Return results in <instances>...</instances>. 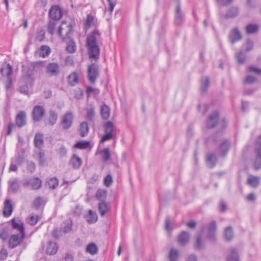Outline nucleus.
Masks as SVG:
<instances>
[{
  "mask_svg": "<svg viewBox=\"0 0 261 261\" xmlns=\"http://www.w3.org/2000/svg\"><path fill=\"white\" fill-rule=\"evenodd\" d=\"M100 38V33L97 30H94L87 37L86 45L88 50L90 58L95 60L99 57L100 48L97 44V41Z\"/></svg>",
  "mask_w": 261,
  "mask_h": 261,
  "instance_id": "1",
  "label": "nucleus"
},
{
  "mask_svg": "<svg viewBox=\"0 0 261 261\" xmlns=\"http://www.w3.org/2000/svg\"><path fill=\"white\" fill-rule=\"evenodd\" d=\"M68 82L71 86H74L79 82V76L77 73L73 72L68 76Z\"/></svg>",
  "mask_w": 261,
  "mask_h": 261,
  "instance_id": "27",
  "label": "nucleus"
},
{
  "mask_svg": "<svg viewBox=\"0 0 261 261\" xmlns=\"http://www.w3.org/2000/svg\"><path fill=\"white\" fill-rule=\"evenodd\" d=\"M45 33L43 31H40L37 33L36 40L41 42L44 39Z\"/></svg>",
  "mask_w": 261,
  "mask_h": 261,
  "instance_id": "60",
  "label": "nucleus"
},
{
  "mask_svg": "<svg viewBox=\"0 0 261 261\" xmlns=\"http://www.w3.org/2000/svg\"><path fill=\"white\" fill-rule=\"evenodd\" d=\"M209 85V80L207 77H205L204 79V81L202 84L201 86V91L202 92H205Z\"/></svg>",
  "mask_w": 261,
  "mask_h": 261,
  "instance_id": "58",
  "label": "nucleus"
},
{
  "mask_svg": "<svg viewBox=\"0 0 261 261\" xmlns=\"http://www.w3.org/2000/svg\"><path fill=\"white\" fill-rule=\"evenodd\" d=\"M190 239L189 233L185 231H182L178 237V242L182 246L188 243Z\"/></svg>",
  "mask_w": 261,
  "mask_h": 261,
  "instance_id": "17",
  "label": "nucleus"
},
{
  "mask_svg": "<svg viewBox=\"0 0 261 261\" xmlns=\"http://www.w3.org/2000/svg\"><path fill=\"white\" fill-rule=\"evenodd\" d=\"M178 256V251L176 249L172 248L170 250L169 255L170 261H177Z\"/></svg>",
  "mask_w": 261,
  "mask_h": 261,
  "instance_id": "35",
  "label": "nucleus"
},
{
  "mask_svg": "<svg viewBox=\"0 0 261 261\" xmlns=\"http://www.w3.org/2000/svg\"><path fill=\"white\" fill-rule=\"evenodd\" d=\"M45 113V110L41 106H35L32 111L33 118L35 121H40L43 117Z\"/></svg>",
  "mask_w": 261,
  "mask_h": 261,
  "instance_id": "7",
  "label": "nucleus"
},
{
  "mask_svg": "<svg viewBox=\"0 0 261 261\" xmlns=\"http://www.w3.org/2000/svg\"><path fill=\"white\" fill-rule=\"evenodd\" d=\"M59 184L58 179L57 178H51L47 181V185L49 188L51 189H55L56 188Z\"/></svg>",
  "mask_w": 261,
  "mask_h": 261,
  "instance_id": "39",
  "label": "nucleus"
},
{
  "mask_svg": "<svg viewBox=\"0 0 261 261\" xmlns=\"http://www.w3.org/2000/svg\"><path fill=\"white\" fill-rule=\"evenodd\" d=\"M246 30L248 33H253L258 31V27L256 24H250L247 25Z\"/></svg>",
  "mask_w": 261,
  "mask_h": 261,
  "instance_id": "42",
  "label": "nucleus"
},
{
  "mask_svg": "<svg viewBox=\"0 0 261 261\" xmlns=\"http://www.w3.org/2000/svg\"><path fill=\"white\" fill-rule=\"evenodd\" d=\"M98 75V67L95 64L89 66L88 70V80L91 83H94Z\"/></svg>",
  "mask_w": 261,
  "mask_h": 261,
  "instance_id": "5",
  "label": "nucleus"
},
{
  "mask_svg": "<svg viewBox=\"0 0 261 261\" xmlns=\"http://www.w3.org/2000/svg\"><path fill=\"white\" fill-rule=\"evenodd\" d=\"M90 145V143L88 141H82V142H79L76 143L75 144H74V148L80 149H86L89 147Z\"/></svg>",
  "mask_w": 261,
  "mask_h": 261,
  "instance_id": "40",
  "label": "nucleus"
},
{
  "mask_svg": "<svg viewBox=\"0 0 261 261\" xmlns=\"http://www.w3.org/2000/svg\"><path fill=\"white\" fill-rule=\"evenodd\" d=\"M45 202L43 197L38 196L34 199L33 205L35 208L37 209L42 205L44 204Z\"/></svg>",
  "mask_w": 261,
  "mask_h": 261,
  "instance_id": "32",
  "label": "nucleus"
},
{
  "mask_svg": "<svg viewBox=\"0 0 261 261\" xmlns=\"http://www.w3.org/2000/svg\"><path fill=\"white\" fill-rule=\"evenodd\" d=\"M248 70L249 72L253 73L256 75H259L261 74V69L254 66H251L249 67Z\"/></svg>",
  "mask_w": 261,
  "mask_h": 261,
  "instance_id": "53",
  "label": "nucleus"
},
{
  "mask_svg": "<svg viewBox=\"0 0 261 261\" xmlns=\"http://www.w3.org/2000/svg\"><path fill=\"white\" fill-rule=\"evenodd\" d=\"M16 125L19 128L24 126L27 123L26 114L23 111L19 112L15 118Z\"/></svg>",
  "mask_w": 261,
  "mask_h": 261,
  "instance_id": "11",
  "label": "nucleus"
},
{
  "mask_svg": "<svg viewBox=\"0 0 261 261\" xmlns=\"http://www.w3.org/2000/svg\"><path fill=\"white\" fill-rule=\"evenodd\" d=\"M114 134L105 133L101 139V142L109 140L113 138Z\"/></svg>",
  "mask_w": 261,
  "mask_h": 261,
  "instance_id": "55",
  "label": "nucleus"
},
{
  "mask_svg": "<svg viewBox=\"0 0 261 261\" xmlns=\"http://www.w3.org/2000/svg\"><path fill=\"white\" fill-rule=\"evenodd\" d=\"M82 159L75 154L72 155L70 161V164L74 169H77L80 168L82 165Z\"/></svg>",
  "mask_w": 261,
  "mask_h": 261,
  "instance_id": "22",
  "label": "nucleus"
},
{
  "mask_svg": "<svg viewBox=\"0 0 261 261\" xmlns=\"http://www.w3.org/2000/svg\"><path fill=\"white\" fill-rule=\"evenodd\" d=\"M217 225L215 221H212L207 226V237L209 239L214 240L216 237Z\"/></svg>",
  "mask_w": 261,
  "mask_h": 261,
  "instance_id": "14",
  "label": "nucleus"
},
{
  "mask_svg": "<svg viewBox=\"0 0 261 261\" xmlns=\"http://www.w3.org/2000/svg\"><path fill=\"white\" fill-rule=\"evenodd\" d=\"M73 118V115L70 112L67 113L63 116L61 120V124L64 129H68L71 126Z\"/></svg>",
  "mask_w": 261,
  "mask_h": 261,
  "instance_id": "8",
  "label": "nucleus"
},
{
  "mask_svg": "<svg viewBox=\"0 0 261 261\" xmlns=\"http://www.w3.org/2000/svg\"><path fill=\"white\" fill-rule=\"evenodd\" d=\"M239 14V10L237 7L231 8L225 15L226 18H233Z\"/></svg>",
  "mask_w": 261,
  "mask_h": 261,
  "instance_id": "36",
  "label": "nucleus"
},
{
  "mask_svg": "<svg viewBox=\"0 0 261 261\" xmlns=\"http://www.w3.org/2000/svg\"><path fill=\"white\" fill-rule=\"evenodd\" d=\"M39 220V217L37 215H30L28 219V222L31 225H35Z\"/></svg>",
  "mask_w": 261,
  "mask_h": 261,
  "instance_id": "45",
  "label": "nucleus"
},
{
  "mask_svg": "<svg viewBox=\"0 0 261 261\" xmlns=\"http://www.w3.org/2000/svg\"><path fill=\"white\" fill-rule=\"evenodd\" d=\"M13 71L12 67L9 64L4 66L1 70L3 76L7 77V82L11 83V75Z\"/></svg>",
  "mask_w": 261,
  "mask_h": 261,
  "instance_id": "15",
  "label": "nucleus"
},
{
  "mask_svg": "<svg viewBox=\"0 0 261 261\" xmlns=\"http://www.w3.org/2000/svg\"><path fill=\"white\" fill-rule=\"evenodd\" d=\"M11 222L12 229L17 230L19 233L25 234L24 223L19 218H14Z\"/></svg>",
  "mask_w": 261,
  "mask_h": 261,
  "instance_id": "6",
  "label": "nucleus"
},
{
  "mask_svg": "<svg viewBox=\"0 0 261 261\" xmlns=\"http://www.w3.org/2000/svg\"><path fill=\"white\" fill-rule=\"evenodd\" d=\"M86 220L89 224L95 223L97 220V214L92 210H89L88 215L86 217Z\"/></svg>",
  "mask_w": 261,
  "mask_h": 261,
  "instance_id": "28",
  "label": "nucleus"
},
{
  "mask_svg": "<svg viewBox=\"0 0 261 261\" xmlns=\"http://www.w3.org/2000/svg\"><path fill=\"white\" fill-rule=\"evenodd\" d=\"M227 261H239L238 255L234 250H231L230 255L227 258Z\"/></svg>",
  "mask_w": 261,
  "mask_h": 261,
  "instance_id": "44",
  "label": "nucleus"
},
{
  "mask_svg": "<svg viewBox=\"0 0 261 261\" xmlns=\"http://www.w3.org/2000/svg\"><path fill=\"white\" fill-rule=\"evenodd\" d=\"M50 53V48L46 45H42L36 51V55L39 57L45 58L49 55Z\"/></svg>",
  "mask_w": 261,
  "mask_h": 261,
  "instance_id": "19",
  "label": "nucleus"
},
{
  "mask_svg": "<svg viewBox=\"0 0 261 261\" xmlns=\"http://www.w3.org/2000/svg\"><path fill=\"white\" fill-rule=\"evenodd\" d=\"M236 58L239 63L242 64L245 61V55L242 52H240L237 54Z\"/></svg>",
  "mask_w": 261,
  "mask_h": 261,
  "instance_id": "57",
  "label": "nucleus"
},
{
  "mask_svg": "<svg viewBox=\"0 0 261 261\" xmlns=\"http://www.w3.org/2000/svg\"><path fill=\"white\" fill-rule=\"evenodd\" d=\"M58 251V246L56 243L50 242L46 247L45 252L49 255L55 254Z\"/></svg>",
  "mask_w": 261,
  "mask_h": 261,
  "instance_id": "20",
  "label": "nucleus"
},
{
  "mask_svg": "<svg viewBox=\"0 0 261 261\" xmlns=\"http://www.w3.org/2000/svg\"><path fill=\"white\" fill-rule=\"evenodd\" d=\"M65 226L64 227V232L65 233L69 232L72 229V222L70 220H67L65 222Z\"/></svg>",
  "mask_w": 261,
  "mask_h": 261,
  "instance_id": "50",
  "label": "nucleus"
},
{
  "mask_svg": "<svg viewBox=\"0 0 261 261\" xmlns=\"http://www.w3.org/2000/svg\"><path fill=\"white\" fill-rule=\"evenodd\" d=\"M56 23L55 22L49 21L48 24V32L50 34H53L56 28Z\"/></svg>",
  "mask_w": 261,
  "mask_h": 261,
  "instance_id": "52",
  "label": "nucleus"
},
{
  "mask_svg": "<svg viewBox=\"0 0 261 261\" xmlns=\"http://www.w3.org/2000/svg\"><path fill=\"white\" fill-rule=\"evenodd\" d=\"M114 124L113 123L109 121L105 124V131L107 133H114Z\"/></svg>",
  "mask_w": 261,
  "mask_h": 261,
  "instance_id": "41",
  "label": "nucleus"
},
{
  "mask_svg": "<svg viewBox=\"0 0 261 261\" xmlns=\"http://www.w3.org/2000/svg\"><path fill=\"white\" fill-rule=\"evenodd\" d=\"M100 115L102 118L107 120L110 116V108L107 105L103 104L100 108Z\"/></svg>",
  "mask_w": 261,
  "mask_h": 261,
  "instance_id": "21",
  "label": "nucleus"
},
{
  "mask_svg": "<svg viewBox=\"0 0 261 261\" xmlns=\"http://www.w3.org/2000/svg\"><path fill=\"white\" fill-rule=\"evenodd\" d=\"M203 246L202 239L200 236H197L196 238V241L194 246V247L197 250H200L202 248Z\"/></svg>",
  "mask_w": 261,
  "mask_h": 261,
  "instance_id": "48",
  "label": "nucleus"
},
{
  "mask_svg": "<svg viewBox=\"0 0 261 261\" xmlns=\"http://www.w3.org/2000/svg\"><path fill=\"white\" fill-rule=\"evenodd\" d=\"M14 127V124L12 122H10L8 125V129L7 131V135H10L11 134L12 130Z\"/></svg>",
  "mask_w": 261,
  "mask_h": 261,
  "instance_id": "63",
  "label": "nucleus"
},
{
  "mask_svg": "<svg viewBox=\"0 0 261 261\" xmlns=\"http://www.w3.org/2000/svg\"><path fill=\"white\" fill-rule=\"evenodd\" d=\"M102 159L104 161L107 162L110 159L111 154L110 150L108 148L104 149L102 152Z\"/></svg>",
  "mask_w": 261,
  "mask_h": 261,
  "instance_id": "46",
  "label": "nucleus"
},
{
  "mask_svg": "<svg viewBox=\"0 0 261 261\" xmlns=\"http://www.w3.org/2000/svg\"><path fill=\"white\" fill-rule=\"evenodd\" d=\"M87 119L90 121H92L94 118L95 112L93 108H90L87 109Z\"/></svg>",
  "mask_w": 261,
  "mask_h": 261,
  "instance_id": "49",
  "label": "nucleus"
},
{
  "mask_svg": "<svg viewBox=\"0 0 261 261\" xmlns=\"http://www.w3.org/2000/svg\"><path fill=\"white\" fill-rule=\"evenodd\" d=\"M71 30L70 23H67L66 21H62L61 25L59 28L58 33L63 40H65V38L68 36Z\"/></svg>",
  "mask_w": 261,
  "mask_h": 261,
  "instance_id": "4",
  "label": "nucleus"
},
{
  "mask_svg": "<svg viewBox=\"0 0 261 261\" xmlns=\"http://www.w3.org/2000/svg\"><path fill=\"white\" fill-rule=\"evenodd\" d=\"M66 50L70 53H74L76 50L75 43L73 42H70L66 47Z\"/></svg>",
  "mask_w": 261,
  "mask_h": 261,
  "instance_id": "51",
  "label": "nucleus"
},
{
  "mask_svg": "<svg viewBox=\"0 0 261 261\" xmlns=\"http://www.w3.org/2000/svg\"><path fill=\"white\" fill-rule=\"evenodd\" d=\"M112 177L111 175L108 174L104 178V185L108 187H109L112 183Z\"/></svg>",
  "mask_w": 261,
  "mask_h": 261,
  "instance_id": "54",
  "label": "nucleus"
},
{
  "mask_svg": "<svg viewBox=\"0 0 261 261\" xmlns=\"http://www.w3.org/2000/svg\"><path fill=\"white\" fill-rule=\"evenodd\" d=\"M242 39V36L237 28L233 29L229 35V39L231 43H234Z\"/></svg>",
  "mask_w": 261,
  "mask_h": 261,
  "instance_id": "18",
  "label": "nucleus"
},
{
  "mask_svg": "<svg viewBox=\"0 0 261 261\" xmlns=\"http://www.w3.org/2000/svg\"><path fill=\"white\" fill-rule=\"evenodd\" d=\"M224 235L227 241H230L233 238V233L231 227L228 226L225 229Z\"/></svg>",
  "mask_w": 261,
  "mask_h": 261,
  "instance_id": "38",
  "label": "nucleus"
},
{
  "mask_svg": "<svg viewBox=\"0 0 261 261\" xmlns=\"http://www.w3.org/2000/svg\"><path fill=\"white\" fill-rule=\"evenodd\" d=\"M58 114L56 112L54 111H49L48 113V116L47 118V121L49 124L50 125H54L58 120Z\"/></svg>",
  "mask_w": 261,
  "mask_h": 261,
  "instance_id": "25",
  "label": "nucleus"
},
{
  "mask_svg": "<svg viewBox=\"0 0 261 261\" xmlns=\"http://www.w3.org/2000/svg\"><path fill=\"white\" fill-rule=\"evenodd\" d=\"M107 191L105 189H99L97 191L95 197L100 200H105L107 197Z\"/></svg>",
  "mask_w": 261,
  "mask_h": 261,
  "instance_id": "31",
  "label": "nucleus"
},
{
  "mask_svg": "<svg viewBox=\"0 0 261 261\" xmlns=\"http://www.w3.org/2000/svg\"><path fill=\"white\" fill-rule=\"evenodd\" d=\"M218 116V113L217 112H214L212 115L210 116L206 122V126L208 128H213L217 125Z\"/></svg>",
  "mask_w": 261,
  "mask_h": 261,
  "instance_id": "16",
  "label": "nucleus"
},
{
  "mask_svg": "<svg viewBox=\"0 0 261 261\" xmlns=\"http://www.w3.org/2000/svg\"><path fill=\"white\" fill-rule=\"evenodd\" d=\"M187 225L190 228H194L196 225V222L194 220H191L187 223Z\"/></svg>",
  "mask_w": 261,
  "mask_h": 261,
  "instance_id": "64",
  "label": "nucleus"
},
{
  "mask_svg": "<svg viewBox=\"0 0 261 261\" xmlns=\"http://www.w3.org/2000/svg\"><path fill=\"white\" fill-rule=\"evenodd\" d=\"M34 141L35 146L39 149L41 148L44 143L43 135L40 133L36 134Z\"/></svg>",
  "mask_w": 261,
  "mask_h": 261,
  "instance_id": "24",
  "label": "nucleus"
},
{
  "mask_svg": "<svg viewBox=\"0 0 261 261\" xmlns=\"http://www.w3.org/2000/svg\"><path fill=\"white\" fill-rule=\"evenodd\" d=\"M25 234H13L9 239L8 246L11 249L15 248L20 245L25 238Z\"/></svg>",
  "mask_w": 261,
  "mask_h": 261,
  "instance_id": "3",
  "label": "nucleus"
},
{
  "mask_svg": "<svg viewBox=\"0 0 261 261\" xmlns=\"http://www.w3.org/2000/svg\"><path fill=\"white\" fill-rule=\"evenodd\" d=\"M206 161L208 166L210 168H212L216 164V156L213 154H209L207 156Z\"/></svg>",
  "mask_w": 261,
  "mask_h": 261,
  "instance_id": "33",
  "label": "nucleus"
},
{
  "mask_svg": "<svg viewBox=\"0 0 261 261\" xmlns=\"http://www.w3.org/2000/svg\"><path fill=\"white\" fill-rule=\"evenodd\" d=\"M229 149V143L227 141H224L222 143V144L221 145L220 147V152L221 154V155L224 156L225 155Z\"/></svg>",
  "mask_w": 261,
  "mask_h": 261,
  "instance_id": "37",
  "label": "nucleus"
},
{
  "mask_svg": "<svg viewBox=\"0 0 261 261\" xmlns=\"http://www.w3.org/2000/svg\"><path fill=\"white\" fill-rule=\"evenodd\" d=\"M13 211V206L10 199H6L4 203L3 214L5 217H10Z\"/></svg>",
  "mask_w": 261,
  "mask_h": 261,
  "instance_id": "12",
  "label": "nucleus"
},
{
  "mask_svg": "<svg viewBox=\"0 0 261 261\" xmlns=\"http://www.w3.org/2000/svg\"><path fill=\"white\" fill-rule=\"evenodd\" d=\"M19 91L21 93L27 95L29 93V88L27 85H24L20 87Z\"/></svg>",
  "mask_w": 261,
  "mask_h": 261,
  "instance_id": "62",
  "label": "nucleus"
},
{
  "mask_svg": "<svg viewBox=\"0 0 261 261\" xmlns=\"http://www.w3.org/2000/svg\"><path fill=\"white\" fill-rule=\"evenodd\" d=\"M255 80L256 78L254 76L248 75L245 80V82L247 84H251L254 83Z\"/></svg>",
  "mask_w": 261,
  "mask_h": 261,
  "instance_id": "59",
  "label": "nucleus"
},
{
  "mask_svg": "<svg viewBox=\"0 0 261 261\" xmlns=\"http://www.w3.org/2000/svg\"><path fill=\"white\" fill-rule=\"evenodd\" d=\"M93 17L91 15H88L87 16L86 20L85 22V30H88L90 28V27L93 24Z\"/></svg>",
  "mask_w": 261,
  "mask_h": 261,
  "instance_id": "43",
  "label": "nucleus"
},
{
  "mask_svg": "<svg viewBox=\"0 0 261 261\" xmlns=\"http://www.w3.org/2000/svg\"><path fill=\"white\" fill-rule=\"evenodd\" d=\"M216 2L221 5V6H228L230 4H231L234 0H216Z\"/></svg>",
  "mask_w": 261,
  "mask_h": 261,
  "instance_id": "56",
  "label": "nucleus"
},
{
  "mask_svg": "<svg viewBox=\"0 0 261 261\" xmlns=\"http://www.w3.org/2000/svg\"><path fill=\"white\" fill-rule=\"evenodd\" d=\"M46 72L49 76H55L59 73V66L56 63L48 64L46 67Z\"/></svg>",
  "mask_w": 261,
  "mask_h": 261,
  "instance_id": "9",
  "label": "nucleus"
},
{
  "mask_svg": "<svg viewBox=\"0 0 261 261\" xmlns=\"http://www.w3.org/2000/svg\"><path fill=\"white\" fill-rule=\"evenodd\" d=\"M24 185L27 187H31L33 190H38L41 187L42 181L39 178L35 177L26 181Z\"/></svg>",
  "mask_w": 261,
  "mask_h": 261,
  "instance_id": "10",
  "label": "nucleus"
},
{
  "mask_svg": "<svg viewBox=\"0 0 261 261\" xmlns=\"http://www.w3.org/2000/svg\"><path fill=\"white\" fill-rule=\"evenodd\" d=\"M49 14L53 19L59 20L62 16V12L59 7L56 6L51 7L49 10Z\"/></svg>",
  "mask_w": 261,
  "mask_h": 261,
  "instance_id": "13",
  "label": "nucleus"
},
{
  "mask_svg": "<svg viewBox=\"0 0 261 261\" xmlns=\"http://www.w3.org/2000/svg\"><path fill=\"white\" fill-rule=\"evenodd\" d=\"M89 130V127L87 123L82 122L80 125V128L79 129L80 135L82 137H84L86 135Z\"/></svg>",
  "mask_w": 261,
  "mask_h": 261,
  "instance_id": "34",
  "label": "nucleus"
},
{
  "mask_svg": "<svg viewBox=\"0 0 261 261\" xmlns=\"http://www.w3.org/2000/svg\"><path fill=\"white\" fill-rule=\"evenodd\" d=\"M170 221L169 218H166L165 220V228L166 230L169 232L170 234L171 232L172 231V228L170 227Z\"/></svg>",
  "mask_w": 261,
  "mask_h": 261,
  "instance_id": "61",
  "label": "nucleus"
},
{
  "mask_svg": "<svg viewBox=\"0 0 261 261\" xmlns=\"http://www.w3.org/2000/svg\"><path fill=\"white\" fill-rule=\"evenodd\" d=\"M259 177L253 175H249L247 179V184L253 188L257 187L259 184Z\"/></svg>",
  "mask_w": 261,
  "mask_h": 261,
  "instance_id": "23",
  "label": "nucleus"
},
{
  "mask_svg": "<svg viewBox=\"0 0 261 261\" xmlns=\"http://www.w3.org/2000/svg\"><path fill=\"white\" fill-rule=\"evenodd\" d=\"M98 210L101 216H103L110 210L109 205L105 202L99 204Z\"/></svg>",
  "mask_w": 261,
  "mask_h": 261,
  "instance_id": "29",
  "label": "nucleus"
},
{
  "mask_svg": "<svg viewBox=\"0 0 261 261\" xmlns=\"http://www.w3.org/2000/svg\"><path fill=\"white\" fill-rule=\"evenodd\" d=\"M19 189V185L16 179H13L10 182V189L16 192Z\"/></svg>",
  "mask_w": 261,
  "mask_h": 261,
  "instance_id": "47",
  "label": "nucleus"
},
{
  "mask_svg": "<svg viewBox=\"0 0 261 261\" xmlns=\"http://www.w3.org/2000/svg\"><path fill=\"white\" fill-rule=\"evenodd\" d=\"M45 61H36L31 63V66L34 71H41L45 67Z\"/></svg>",
  "mask_w": 261,
  "mask_h": 261,
  "instance_id": "26",
  "label": "nucleus"
},
{
  "mask_svg": "<svg viewBox=\"0 0 261 261\" xmlns=\"http://www.w3.org/2000/svg\"><path fill=\"white\" fill-rule=\"evenodd\" d=\"M254 153L255 158L254 161L255 169L258 170L261 168V136L259 137L255 143Z\"/></svg>",
  "mask_w": 261,
  "mask_h": 261,
  "instance_id": "2",
  "label": "nucleus"
},
{
  "mask_svg": "<svg viewBox=\"0 0 261 261\" xmlns=\"http://www.w3.org/2000/svg\"><path fill=\"white\" fill-rule=\"evenodd\" d=\"M86 251L90 254L94 255L97 253L98 248L95 244L91 243L87 246Z\"/></svg>",
  "mask_w": 261,
  "mask_h": 261,
  "instance_id": "30",
  "label": "nucleus"
}]
</instances>
